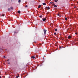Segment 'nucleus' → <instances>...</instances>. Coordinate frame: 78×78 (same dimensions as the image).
<instances>
[{
  "mask_svg": "<svg viewBox=\"0 0 78 78\" xmlns=\"http://www.w3.org/2000/svg\"><path fill=\"white\" fill-rule=\"evenodd\" d=\"M45 9H47H47H50V8L49 7H47L45 8Z\"/></svg>",
  "mask_w": 78,
  "mask_h": 78,
  "instance_id": "nucleus-1",
  "label": "nucleus"
},
{
  "mask_svg": "<svg viewBox=\"0 0 78 78\" xmlns=\"http://www.w3.org/2000/svg\"><path fill=\"white\" fill-rule=\"evenodd\" d=\"M46 20H47V19L44 18L42 20L43 21V22H45Z\"/></svg>",
  "mask_w": 78,
  "mask_h": 78,
  "instance_id": "nucleus-2",
  "label": "nucleus"
},
{
  "mask_svg": "<svg viewBox=\"0 0 78 78\" xmlns=\"http://www.w3.org/2000/svg\"><path fill=\"white\" fill-rule=\"evenodd\" d=\"M44 34H46V32H47V30H45L44 29Z\"/></svg>",
  "mask_w": 78,
  "mask_h": 78,
  "instance_id": "nucleus-3",
  "label": "nucleus"
},
{
  "mask_svg": "<svg viewBox=\"0 0 78 78\" xmlns=\"http://www.w3.org/2000/svg\"><path fill=\"white\" fill-rule=\"evenodd\" d=\"M68 39H70L72 38V37L70 35L68 36Z\"/></svg>",
  "mask_w": 78,
  "mask_h": 78,
  "instance_id": "nucleus-4",
  "label": "nucleus"
},
{
  "mask_svg": "<svg viewBox=\"0 0 78 78\" xmlns=\"http://www.w3.org/2000/svg\"><path fill=\"white\" fill-rule=\"evenodd\" d=\"M18 31H14V34H17L18 33Z\"/></svg>",
  "mask_w": 78,
  "mask_h": 78,
  "instance_id": "nucleus-5",
  "label": "nucleus"
},
{
  "mask_svg": "<svg viewBox=\"0 0 78 78\" xmlns=\"http://www.w3.org/2000/svg\"><path fill=\"white\" fill-rule=\"evenodd\" d=\"M31 58H32L33 59H34L35 58V57L34 56H32L31 57Z\"/></svg>",
  "mask_w": 78,
  "mask_h": 78,
  "instance_id": "nucleus-6",
  "label": "nucleus"
},
{
  "mask_svg": "<svg viewBox=\"0 0 78 78\" xmlns=\"http://www.w3.org/2000/svg\"><path fill=\"white\" fill-rule=\"evenodd\" d=\"M7 63H8V64H10V63L9 62V60H8L7 61Z\"/></svg>",
  "mask_w": 78,
  "mask_h": 78,
  "instance_id": "nucleus-7",
  "label": "nucleus"
},
{
  "mask_svg": "<svg viewBox=\"0 0 78 78\" xmlns=\"http://www.w3.org/2000/svg\"><path fill=\"white\" fill-rule=\"evenodd\" d=\"M41 5H39L38 6V8H41Z\"/></svg>",
  "mask_w": 78,
  "mask_h": 78,
  "instance_id": "nucleus-8",
  "label": "nucleus"
},
{
  "mask_svg": "<svg viewBox=\"0 0 78 78\" xmlns=\"http://www.w3.org/2000/svg\"><path fill=\"white\" fill-rule=\"evenodd\" d=\"M18 13L19 14H20V11H18Z\"/></svg>",
  "mask_w": 78,
  "mask_h": 78,
  "instance_id": "nucleus-9",
  "label": "nucleus"
},
{
  "mask_svg": "<svg viewBox=\"0 0 78 78\" xmlns=\"http://www.w3.org/2000/svg\"><path fill=\"white\" fill-rule=\"evenodd\" d=\"M54 8H56L57 7V5H54Z\"/></svg>",
  "mask_w": 78,
  "mask_h": 78,
  "instance_id": "nucleus-10",
  "label": "nucleus"
},
{
  "mask_svg": "<svg viewBox=\"0 0 78 78\" xmlns=\"http://www.w3.org/2000/svg\"><path fill=\"white\" fill-rule=\"evenodd\" d=\"M58 0H55V2H58Z\"/></svg>",
  "mask_w": 78,
  "mask_h": 78,
  "instance_id": "nucleus-11",
  "label": "nucleus"
},
{
  "mask_svg": "<svg viewBox=\"0 0 78 78\" xmlns=\"http://www.w3.org/2000/svg\"><path fill=\"white\" fill-rule=\"evenodd\" d=\"M21 2V1L20 0H18V2L19 3H20Z\"/></svg>",
  "mask_w": 78,
  "mask_h": 78,
  "instance_id": "nucleus-12",
  "label": "nucleus"
},
{
  "mask_svg": "<svg viewBox=\"0 0 78 78\" xmlns=\"http://www.w3.org/2000/svg\"><path fill=\"white\" fill-rule=\"evenodd\" d=\"M10 8H11V9H12H12H13V7H11Z\"/></svg>",
  "mask_w": 78,
  "mask_h": 78,
  "instance_id": "nucleus-13",
  "label": "nucleus"
},
{
  "mask_svg": "<svg viewBox=\"0 0 78 78\" xmlns=\"http://www.w3.org/2000/svg\"><path fill=\"white\" fill-rule=\"evenodd\" d=\"M43 5H46V3H43Z\"/></svg>",
  "mask_w": 78,
  "mask_h": 78,
  "instance_id": "nucleus-14",
  "label": "nucleus"
},
{
  "mask_svg": "<svg viewBox=\"0 0 78 78\" xmlns=\"http://www.w3.org/2000/svg\"><path fill=\"white\" fill-rule=\"evenodd\" d=\"M11 9L10 8H9L8 9V11H10V10Z\"/></svg>",
  "mask_w": 78,
  "mask_h": 78,
  "instance_id": "nucleus-15",
  "label": "nucleus"
},
{
  "mask_svg": "<svg viewBox=\"0 0 78 78\" xmlns=\"http://www.w3.org/2000/svg\"><path fill=\"white\" fill-rule=\"evenodd\" d=\"M39 17H40V18H42V16H40Z\"/></svg>",
  "mask_w": 78,
  "mask_h": 78,
  "instance_id": "nucleus-16",
  "label": "nucleus"
},
{
  "mask_svg": "<svg viewBox=\"0 0 78 78\" xmlns=\"http://www.w3.org/2000/svg\"><path fill=\"white\" fill-rule=\"evenodd\" d=\"M65 20H67V17L65 18Z\"/></svg>",
  "mask_w": 78,
  "mask_h": 78,
  "instance_id": "nucleus-17",
  "label": "nucleus"
},
{
  "mask_svg": "<svg viewBox=\"0 0 78 78\" xmlns=\"http://www.w3.org/2000/svg\"><path fill=\"white\" fill-rule=\"evenodd\" d=\"M2 16L3 17H4V16H5V15H4V14H3L2 15Z\"/></svg>",
  "mask_w": 78,
  "mask_h": 78,
  "instance_id": "nucleus-18",
  "label": "nucleus"
},
{
  "mask_svg": "<svg viewBox=\"0 0 78 78\" xmlns=\"http://www.w3.org/2000/svg\"><path fill=\"white\" fill-rule=\"evenodd\" d=\"M25 7L26 8H27V7H28V5H26V6H25Z\"/></svg>",
  "mask_w": 78,
  "mask_h": 78,
  "instance_id": "nucleus-19",
  "label": "nucleus"
},
{
  "mask_svg": "<svg viewBox=\"0 0 78 78\" xmlns=\"http://www.w3.org/2000/svg\"><path fill=\"white\" fill-rule=\"evenodd\" d=\"M59 15H60V14H58L57 16H60Z\"/></svg>",
  "mask_w": 78,
  "mask_h": 78,
  "instance_id": "nucleus-20",
  "label": "nucleus"
},
{
  "mask_svg": "<svg viewBox=\"0 0 78 78\" xmlns=\"http://www.w3.org/2000/svg\"><path fill=\"white\" fill-rule=\"evenodd\" d=\"M57 31V29H55V31Z\"/></svg>",
  "mask_w": 78,
  "mask_h": 78,
  "instance_id": "nucleus-21",
  "label": "nucleus"
},
{
  "mask_svg": "<svg viewBox=\"0 0 78 78\" xmlns=\"http://www.w3.org/2000/svg\"><path fill=\"white\" fill-rule=\"evenodd\" d=\"M19 76H16V78H19Z\"/></svg>",
  "mask_w": 78,
  "mask_h": 78,
  "instance_id": "nucleus-22",
  "label": "nucleus"
},
{
  "mask_svg": "<svg viewBox=\"0 0 78 78\" xmlns=\"http://www.w3.org/2000/svg\"><path fill=\"white\" fill-rule=\"evenodd\" d=\"M75 34H76V35H77V34H78V33H75Z\"/></svg>",
  "mask_w": 78,
  "mask_h": 78,
  "instance_id": "nucleus-23",
  "label": "nucleus"
},
{
  "mask_svg": "<svg viewBox=\"0 0 78 78\" xmlns=\"http://www.w3.org/2000/svg\"><path fill=\"white\" fill-rule=\"evenodd\" d=\"M54 34H55V35H56V33H54Z\"/></svg>",
  "mask_w": 78,
  "mask_h": 78,
  "instance_id": "nucleus-24",
  "label": "nucleus"
},
{
  "mask_svg": "<svg viewBox=\"0 0 78 78\" xmlns=\"http://www.w3.org/2000/svg\"><path fill=\"white\" fill-rule=\"evenodd\" d=\"M69 30H71V28L68 29Z\"/></svg>",
  "mask_w": 78,
  "mask_h": 78,
  "instance_id": "nucleus-25",
  "label": "nucleus"
},
{
  "mask_svg": "<svg viewBox=\"0 0 78 78\" xmlns=\"http://www.w3.org/2000/svg\"><path fill=\"white\" fill-rule=\"evenodd\" d=\"M53 2H50V3H51V4H52V3H53Z\"/></svg>",
  "mask_w": 78,
  "mask_h": 78,
  "instance_id": "nucleus-26",
  "label": "nucleus"
},
{
  "mask_svg": "<svg viewBox=\"0 0 78 78\" xmlns=\"http://www.w3.org/2000/svg\"><path fill=\"white\" fill-rule=\"evenodd\" d=\"M3 58H6V57L5 56H4Z\"/></svg>",
  "mask_w": 78,
  "mask_h": 78,
  "instance_id": "nucleus-27",
  "label": "nucleus"
},
{
  "mask_svg": "<svg viewBox=\"0 0 78 78\" xmlns=\"http://www.w3.org/2000/svg\"><path fill=\"white\" fill-rule=\"evenodd\" d=\"M0 78H2V76H0Z\"/></svg>",
  "mask_w": 78,
  "mask_h": 78,
  "instance_id": "nucleus-28",
  "label": "nucleus"
},
{
  "mask_svg": "<svg viewBox=\"0 0 78 78\" xmlns=\"http://www.w3.org/2000/svg\"><path fill=\"white\" fill-rule=\"evenodd\" d=\"M76 8V6H75V7H74V8Z\"/></svg>",
  "mask_w": 78,
  "mask_h": 78,
  "instance_id": "nucleus-29",
  "label": "nucleus"
},
{
  "mask_svg": "<svg viewBox=\"0 0 78 78\" xmlns=\"http://www.w3.org/2000/svg\"><path fill=\"white\" fill-rule=\"evenodd\" d=\"M77 3L78 4V2H77Z\"/></svg>",
  "mask_w": 78,
  "mask_h": 78,
  "instance_id": "nucleus-30",
  "label": "nucleus"
},
{
  "mask_svg": "<svg viewBox=\"0 0 78 78\" xmlns=\"http://www.w3.org/2000/svg\"><path fill=\"white\" fill-rule=\"evenodd\" d=\"M60 48H61V47H60Z\"/></svg>",
  "mask_w": 78,
  "mask_h": 78,
  "instance_id": "nucleus-31",
  "label": "nucleus"
}]
</instances>
